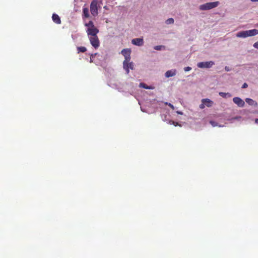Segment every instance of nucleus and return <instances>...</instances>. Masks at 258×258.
I'll return each mask as SVG.
<instances>
[{"label": "nucleus", "mask_w": 258, "mask_h": 258, "mask_svg": "<svg viewBox=\"0 0 258 258\" xmlns=\"http://www.w3.org/2000/svg\"><path fill=\"white\" fill-rule=\"evenodd\" d=\"M85 26L87 27L86 32L88 36L97 35L99 33V29L95 26L92 21H90L88 23H85Z\"/></svg>", "instance_id": "1"}, {"label": "nucleus", "mask_w": 258, "mask_h": 258, "mask_svg": "<svg viewBox=\"0 0 258 258\" xmlns=\"http://www.w3.org/2000/svg\"><path fill=\"white\" fill-rule=\"evenodd\" d=\"M258 34L257 29H252L246 31H240L236 34V36L240 38H246L249 36H253Z\"/></svg>", "instance_id": "2"}, {"label": "nucleus", "mask_w": 258, "mask_h": 258, "mask_svg": "<svg viewBox=\"0 0 258 258\" xmlns=\"http://www.w3.org/2000/svg\"><path fill=\"white\" fill-rule=\"evenodd\" d=\"M219 4V2L207 3L200 6V9L202 11L208 10L217 7Z\"/></svg>", "instance_id": "3"}, {"label": "nucleus", "mask_w": 258, "mask_h": 258, "mask_svg": "<svg viewBox=\"0 0 258 258\" xmlns=\"http://www.w3.org/2000/svg\"><path fill=\"white\" fill-rule=\"evenodd\" d=\"M91 45L95 48L97 49L100 46V41L97 36V35L88 36Z\"/></svg>", "instance_id": "4"}, {"label": "nucleus", "mask_w": 258, "mask_h": 258, "mask_svg": "<svg viewBox=\"0 0 258 258\" xmlns=\"http://www.w3.org/2000/svg\"><path fill=\"white\" fill-rule=\"evenodd\" d=\"M98 0H93L90 5V11L91 14L94 16L98 15Z\"/></svg>", "instance_id": "5"}, {"label": "nucleus", "mask_w": 258, "mask_h": 258, "mask_svg": "<svg viewBox=\"0 0 258 258\" xmlns=\"http://www.w3.org/2000/svg\"><path fill=\"white\" fill-rule=\"evenodd\" d=\"M131 50L128 49H123L121 51L122 54L124 56V60L123 61V64L124 65V67L127 68L125 63L127 61H130L131 59Z\"/></svg>", "instance_id": "6"}, {"label": "nucleus", "mask_w": 258, "mask_h": 258, "mask_svg": "<svg viewBox=\"0 0 258 258\" xmlns=\"http://www.w3.org/2000/svg\"><path fill=\"white\" fill-rule=\"evenodd\" d=\"M215 64L213 61L200 62L197 64L199 68H210Z\"/></svg>", "instance_id": "7"}, {"label": "nucleus", "mask_w": 258, "mask_h": 258, "mask_svg": "<svg viewBox=\"0 0 258 258\" xmlns=\"http://www.w3.org/2000/svg\"><path fill=\"white\" fill-rule=\"evenodd\" d=\"M233 102L237 104L239 107H242L244 106V102L239 97H236L233 98Z\"/></svg>", "instance_id": "8"}, {"label": "nucleus", "mask_w": 258, "mask_h": 258, "mask_svg": "<svg viewBox=\"0 0 258 258\" xmlns=\"http://www.w3.org/2000/svg\"><path fill=\"white\" fill-rule=\"evenodd\" d=\"M132 43L135 45L142 46L144 43L143 38H135L132 40Z\"/></svg>", "instance_id": "9"}, {"label": "nucleus", "mask_w": 258, "mask_h": 258, "mask_svg": "<svg viewBox=\"0 0 258 258\" xmlns=\"http://www.w3.org/2000/svg\"><path fill=\"white\" fill-rule=\"evenodd\" d=\"M126 66H127V68L124 67V65L123 64V68L126 71V74L129 73V69H131L133 70L134 69V64L133 62H130V61L126 62L125 63Z\"/></svg>", "instance_id": "10"}, {"label": "nucleus", "mask_w": 258, "mask_h": 258, "mask_svg": "<svg viewBox=\"0 0 258 258\" xmlns=\"http://www.w3.org/2000/svg\"><path fill=\"white\" fill-rule=\"evenodd\" d=\"M176 74V70H171L167 71L165 74V76L166 78H169L170 77L174 76Z\"/></svg>", "instance_id": "11"}, {"label": "nucleus", "mask_w": 258, "mask_h": 258, "mask_svg": "<svg viewBox=\"0 0 258 258\" xmlns=\"http://www.w3.org/2000/svg\"><path fill=\"white\" fill-rule=\"evenodd\" d=\"M53 21L57 24L61 23V20L60 17L56 14H53L52 16Z\"/></svg>", "instance_id": "12"}, {"label": "nucleus", "mask_w": 258, "mask_h": 258, "mask_svg": "<svg viewBox=\"0 0 258 258\" xmlns=\"http://www.w3.org/2000/svg\"><path fill=\"white\" fill-rule=\"evenodd\" d=\"M203 103H205L207 107H211L213 104V102L209 99H203L202 100Z\"/></svg>", "instance_id": "13"}, {"label": "nucleus", "mask_w": 258, "mask_h": 258, "mask_svg": "<svg viewBox=\"0 0 258 258\" xmlns=\"http://www.w3.org/2000/svg\"><path fill=\"white\" fill-rule=\"evenodd\" d=\"M245 101L250 105L256 106L257 104V102L250 98H246Z\"/></svg>", "instance_id": "14"}, {"label": "nucleus", "mask_w": 258, "mask_h": 258, "mask_svg": "<svg viewBox=\"0 0 258 258\" xmlns=\"http://www.w3.org/2000/svg\"><path fill=\"white\" fill-rule=\"evenodd\" d=\"M219 94L220 96H221L223 98H230L231 97V95L229 93H225V92H219Z\"/></svg>", "instance_id": "15"}, {"label": "nucleus", "mask_w": 258, "mask_h": 258, "mask_svg": "<svg viewBox=\"0 0 258 258\" xmlns=\"http://www.w3.org/2000/svg\"><path fill=\"white\" fill-rule=\"evenodd\" d=\"M83 17L87 18L89 17V10H88V8H84L83 10Z\"/></svg>", "instance_id": "16"}, {"label": "nucleus", "mask_w": 258, "mask_h": 258, "mask_svg": "<svg viewBox=\"0 0 258 258\" xmlns=\"http://www.w3.org/2000/svg\"><path fill=\"white\" fill-rule=\"evenodd\" d=\"M140 86L146 89H153V88L152 86H149L145 83H141L140 84Z\"/></svg>", "instance_id": "17"}, {"label": "nucleus", "mask_w": 258, "mask_h": 258, "mask_svg": "<svg viewBox=\"0 0 258 258\" xmlns=\"http://www.w3.org/2000/svg\"><path fill=\"white\" fill-rule=\"evenodd\" d=\"M77 49L79 52H85L87 50L86 48L84 46L78 47L77 48Z\"/></svg>", "instance_id": "18"}, {"label": "nucleus", "mask_w": 258, "mask_h": 258, "mask_svg": "<svg viewBox=\"0 0 258 258\" xmlns=\"http://www.w3.org/2000/svg\"><path fill=\"white\" fill-rule=\"evenodd\" d=\"M174 22V21L173 18H169L166 21L165 23L166 24L168 25V24H173Z\"/></svg>", "instance_id": "19"}, {"label": "nucleus", "mask_w": 258, "mask_h": 258, "mask_svg": "<svg viewBox=\"0 0 258 258\" xmlns=\"http://www.w3.org/2000/svg\"><path fill=\"white\" fill-rule=\"evenodd\" d=\"M165 46L163 45H157L154 47V49L157 50H161L162 48H164Z\"/></svg>", "instance_id": "20"}, {"label": "nucleus", "mask_w": 258, "mask_h": 258, "mask_svg": "<svg viewBox=\"0 0 258 258\" xmlns=\"http://www.w3.org/2000/svg\"><path fill=\"white\" fill-rule=\"evenodd\" d=\"M170 123L171 124L174 125V126L180 125L177 122L173 121H170Z\"/></svg>", "instance_id": "21"}, {"label": "nucleus", "mask_w": 258, "mask_h": 258, "mask_svg": "<svg viewBox=\"0 0 258 258\" xmlns=\"http://www.w3.org/2000/svg\"><path fill=\"white\" fill-rule=\"evenodd\" d=\"M210 123L213 126H216L217 124V123L214 121H210Z\"/></svg>", "instance_id": "22"}, {"label": "nucleus", "mask_w": 258, "mask_h": 258, "mask_svg": "<svg viewBox=\"0 0 258 258\" xmlns=\"http://www.w3.org/2000/svg\"><path fill=\"white\" fill-rule=\"evenodd\" d=\"M166 104L168 105L172 110L174 109V107L172 104L170 103H166Z\"/></svg>", "instance_id": "23"}, {"label": "nucleus", "mask_w": 258, "mask_h": 258, "mask_svg": "<svg viewBox=\"0 0 258 258\" xmlns=\"http://www.w3.org/2000/svg\"><path fill=\"white\" fill-rule=\"evenodd\" d=\"M191 70V68L189 67H185L184 68V70L185 72L189 71Z\"/></svg>", "instance_id": "24"}, {"label": "nucleus", "mask_w": 258, "mask_h": 258, "mask_svg": "<svg viewBox=\"0 0 258 258\" xmlns=\"http://www.w3.org/2000/svg\"><path fill=\"white\" fill-rule=\"evenodd\" d=\"M205 106H206V104H205V103H203V102H202V103L201 104H200V108H201V109H203V108H205Z\"/></svg>", "instance_id": "25"}, {"label": "nucleus", "mask_w": 258, "mask_h": 258, "mask_svg": "<svg viewBox=\"0 0 258 258\" xmlns=\"http://www.w3.org/2000/svg\"><path fill=\"white\" fill-rule=\"evenodd\" d=\"M253 47L255 48H258V41L254 43Z\"/></svg>", "instance_id": "26"}, {"label": "nucleus", "mask_w": 258, "mask_h": 258, "mask_svg": "<svg viewBox=\"0 0 258 258\" xmlns=\"http://www.w3.org/2000/svg\"><path fill=\"white\" fill-rule=\"evenodd\" d=\"M247 87H248L247 84L246 83H244V84H243V85H242V88H246Z\"/></svg>", "instance_id": "27"}, {"label": "nucleus", "mask_w": 258, "mask_h": 258, "mask_svg": "<svg viewBox=\"0 0 258 258\" xmlns=\"http://www.w3.org/2000/svg\"><path fill=\"white\" fill-rule=\"evenodd\" d=\"M225 71H227V72H229V71H230V69L229 67H227V66H226V67H225Z\"/></svg>", "instance_id": "28"}, {"label": "nucleus", "mask_w": 258, "mask_h": 258, "mask_svg": "<svg viewBox=\"0 0 258 258\" xmlns=\"http://www.w3.org/2000/svg\"><path fill=\"white\" fill-rule=\"evenodd\" d=\"M255 122L257 124H258V118H256L255 119Z\"/></svg>", "instance_id": "29"}, {"label": "nucleus", "mask_w": 258, "mask_h": 258, "mask_svg": "<svg viewBox=\"0 0 258 258\" xmlns=\"http://www.w3.org/2000/svg\"><path fill=\"white\" fill-rule=\"evenodd\" d=\"M177 113L179 114H181V115L182 114V112L178 111Z\"/></svg>", "instance_id": "30"}, {"label": "nucleus", "mask_w": 258, "mask_h": 258, "mask_svg": "<svg viewBox=\"0 0 258 258\" xmlns=\"http://www.w3.org/2000/svg\"><path fill=\"white\" fill-rule=\"evenodd\" d=\"M94 56H93V54L91 55V56H90V59H92V58H93L94 57Z\"/></svg>", "instance_id": "31"}, {"label": "nucleus", "mask_w": 258, "mask_h": 258, "mask_svg": "<svg viewBox=\"0 0 258 258\" xmlns=\"http://www.w3.org/2000/svg\"><path fill=\"white\" fill-rule=\"evenodd\" d=\"M252 2H258V0H251Z\"/></svg>", "instance_id": "32"}]
</instances>
